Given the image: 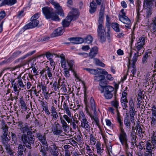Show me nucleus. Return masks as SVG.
I'll return each mask as SVG.
<instances>
[{"label":"nucleus","instance_id":"obj_1","mask_svg":"<svg viewBox=\"0 0 156 156\" xmlns=\"http://www.w3.org/2000/svg\"><path fill=\"white\" fill-rule=\"evenodd\" d=\"M80 15V12L78 9L73 8L69 13L67 16L63 20L62 23V27H68L72 20H75L77 19Z\"/></svg>","mask_w":156,"mask_h":156},{"label":"nucleus","instance_id":"obj_2","mask_svg":"<svg viewBox=\"0 0 156 156\" xmlns=\"http://www.w3.org/2000/svg\"><path fill=\"white\" fill-rule=\"evenodd\" d=\"M31 129L29 128L27 132V134L23 133L21 135L20 140L22 143L25 144L27 148L29 149L32 148L31 145H34L35 139L34 135H32Z\"/></svg>","mask_w":156,"mask_h":156},{"label":"nucleus","instance_id":"obj_3","mask_svg":"<svg viewBox=\"0 0 156 156\" xmlns=\"http://www.w3.org/2000/svg\"><path fill=\"white\" fill-rule=\"evenodd\" d=\"M43 13L47 19H51L53 21H59L60 19L56 13L53 11V9L50 7L46 6L42 8Z\"/></svg>","mask_w":156,"mask_h":156},{"label":"nucleus","instance_id":"obj_4","mask_svg":"<svg viewBox=\"0 0 156 156\" xmlns=\"http://www.w3.org/2000/svg\"><path fill=\"white\" fill-rule=\"evenodd\" d=\"M103 24H99L97 29L98 37L101 42L102 43L105 42L106 40L105 36V30Z\"/></svg>","mask_w":156,"mask_h":156},{"label":"nucleus","instance_id":"obj_5","mask_svg":"<svg viewBox=\"0 0 156 156\" xmlns=\"http://www.w3.org/2000/svg\"><path fill=\"white\" fill-rule=\"evenodd\" d=\"M114 90V88L108 86L105 87L104 90L101 91V93L104 92V95L107 99H111L113 96V92Z\"/></svg>","mask_w":156,"mask_h":156},{"label":"nucleus","instance_id":"obj_6","mask_svg":"<svg viewBox=\"0 0 156 156\" xmlns=\"http://www.w3.org/2000/svg\"><path fill=\"white\" fill-rule=\"evenodd\" d=\"M13 85L14 90L17 93L18 96L21 90V88H24L26 84L25 83H23L22 79H20L18 80L17 83H14Z\"/></svg>","mask_w":156,"mask_h":156},{"label":"nucleus","instance_id":"obj_7","mask_svg":"<svg viewBox=\"0 0 156 156\" xmlns=\"http://www.w3.org/2000/svg\"><path fill=\"white\" fill-rule=\"evenodd\" d=\"M144 35L140 37L137 40V45L136 44L135 50L139 51L141 49L142 50L144 46L145 45V38Z\"/></svg>","mask_w":156,"mask_h":156},{"label":"nucleus","instance_id":"obj_8","mask_svg":"<svg viewBox=\"0 0 156 156\" xmlns=\"http://www.w3.org/2000/svg\"><path fill=\"white\" fill-rule=\"evenodd\" d=\"M119 139L121 143L128 140L127 135L123 127L120 128V133L119 136Z\"/></svg>","mask_w":156,"mask_h":156},{"label":"nucleus","instance_id":"obj_9","mask_svg":"<svg viewBox=\"0 0 156 156\" xmlns=\"http://www.w3.org/2000/svg\"><path fill=\"white\" fill-rule=\"evenodd\" d=\"M25 146L21 144H19L18 147L17 151L16 153L17 156H25V152L26 149L25 148Z\"/></svg>","mask_w":156,"mask_h":156},{"label":"nucleus","instance_id":"obj_10","mask_svg":"<svg viewBox=\"0 0 156 156\" xmlns=\"http://www.w3.org/2000/svg\"><path fill=\"white\" fill-rule=\"evenodd\" d=\"M65 31L64 27H59L55 30L52 34V37H55L62 35Z\"/></svg>","mask_w":156,"mask_h":156},{"label":"nucleus","instance_id":"obj_11","mask_svg":"<svg viewBox=\"0 0 156 156\" xmlns=\"http://www.w3.org/2000/svg\"><path fill=\"white\" fill-rule=\"evenodd\" d=\"M54 6V8L55 9L56 13L60 16L64 17V14L63 10L59 4L58 3Z\"/></svg>","mask_w":156,"mask_h":156},{"label":"nucleus","instance_id":"obj_12","mask_svg":"<svg viewBox=\"0 0 156 156\" xmlns=\"http://www.w3.org/2000/svg\"><path fill=\"white\" fill-rule=\"evenodd\" d=\"M68 40L71 43L74 44H81L84 42V39L81 37H71Z\"/></svg>","mask_w":156,"mask_h":156},{"label":"nucleus","instance_id":"obj_13","mask_svg":"<svg viewBox=\"0 0 156 156\" xmlns=\"http://www.w3.org/2000/svg\"><path fill=\"white\" fill-rule=\"evenodd\" d=\"M11 137L10 138L11 140V143L13 146H16L18 144V138L16 135V132H11Z\"/></svg>","mask_w":156,"mask_h":156},{"label":"nucleus","instance_id":"obj_14","mask_svg":"<svg viewBox=\"0 0 156 156\" xmlns=\"http://www.w3.org/2000/svg\"><path fill=\"white\" fill-rule=\"evenodd\" d=\"M49 151L51 154L53 155L58 153V149L55 143H52L49 147Z\"/></svg>","mask_w":156,"mask_h":156},{"label":"nucleus","instance_id":"obj_15","mask_svg":"<svg viewBox=\"0 0 156 156\" xmlns=\"http://www.w3.org/2000/svg\"><path fill=\"white\" fill-rule=\"evenodd\" d=\"M1 141L3 146L10 144L9 142L10 140V138L9 137V136H1Z\"/></svg>","mask_w":156,"mask_h":156},{"label":"nucleus","instance_id":"obj_16","mask_svg":"<svg viewBox=\"0 0 156 156\" xmlns=\"http://www.w3.org/2000/svg\"><path fill=\"white\" fill-rule=\"evenodd\" d=\"M98 51V48L97 47H94L92 48L90 53L89 56L90 58H94L97 54Z\"/></svg>","mask_w":156,"mask_h":156},{"label":"nucleus","instance_id":"obj_17","mask_svg":"<svg viewBox=\"0 0 156 156\" xmlns=\"http://www.w3.org/2000/svg\"><path fill=\"white\" fill-rule=\"evenodd\" d=\"M21 52H22L20 51H15L12 54L11 57L10 58H9L6 61H4L0 63V65H2L4 64H5L7 63V62H8V60L16 57L20 53H21Z\"/></svg>","mask_w":156,"mask_h":156},{"label":"nucleus","instance_id":"obj_18","mask_svg":"<svg viewBox=\"0 0 156 156\" xmlns=\"http://www.w3.org/2000/svg\"><path fill=\"white\" fill-rule=\"evenodd\" d=\"M129 60V64L128 65V70L129 71V69H132L131 70V72H132V74H131L130 76L132 78L134 76L135 74L136 73V66H132V67L130 66L131 65V62L130 60L129 59H128Z\"/></svg>","mask_w":156,"mask_h":156},{"label":"nucleus","instance_id":"obj_19","mask_svg":"<svg viewBox=\"0 0 156 156\" xmlns=\"http://www.w3.org/2000/svg\"><path fill=\"white\" fill-rule=\"evenodd\" d=\"M2 136H8L9 131L8 130V127L5 124L4 121H2Z\"/></svg>","mask_w":156,"mask_h":156},{"label":"nucleus","instance_id":"obj_20","mask_svg":"<svg viewBox=\"0 0 156 156\" xmlns=\"http://www.w3.org/2000/svg\"><path fill=\"white\" fill-rule=\"evenodd\" d=\"M119 20L123 23L126 24H129L131 23L130 19L128 17L125 16H119Z\"/></svg>","mask_w":156,"mask_h":156},{"label":"nucleus","instance_id":"obj_21","mask_svg":"<svg viewBox=\"0 0 156 156\" xmlns=\"http://www.w3.org/2000/svg\"><path fill=\"white\" fill-rule=\"evenodd\" d=\"M90 8L89 9V12L91 14L94 13L97 10V5L94 0L90 3Z\"/></svg>","mask_w":156,"mask_h":156},{"label":"nucleus","instance_id":"obj_22","mask_svg":"<svg viewBox=\"0 0 156 156\" xmlns=\"http://www.w3.org/2000/svg\"><path fill=\"white\" fill-rule=\"evenodd\" d=\"M96 146L98 154L99 155H101L102 154L104 150L103 145H101L99 142H98L96 144Z\"/></svg>","mask_w":156,"mask_h":156},{"label":"nucleus","instance_id":"obj_23","mask_svg":"<svg viewBox=\"0 0 156 156\" xmlns=\"http://www.w3.org/2000/svg\"><path fill=\"white\" fill-rule=\"evenodd\" d=\"M3 147L5 148L8 154L10 156L14 155V151L12 149L10 144L4 146Z\"/></svg>","mask_w":156,"mask_h":156},{"label":"nucleus","instance_id":"obj_24","mask_svg":"<svg viewBox=\"0 0 156 156\" xmlns=\"http://www.w3.org/2000/svg\"><path fill=\"white\" fill-rule=\"evenodd\" d=\"M111 106L115 108L117 112H119L118 110V107L119 106V103L118 101L117 100L116 97H115V99L111 102Z\"/></svg>","mask_w":156,"mask_h":156},{"label":"nucleus","instance_id":"obj_25","mask_svg":"<svg viewBox=\"0 0 156 156\" xmlns=\"http://www.w3.org/2000/svg\"><path fill=\"white\" fill-rule=\"evenodd\" d=\"M16 2V0H4L1 4V5H12Z\"/></svg>","mask_w":156,"mask_h":156},{"label":"nucleus","instance_id":"obj_26","mask_svg":"<svg viewBox=\"0 0 156 156\" xmlns=\"http://www.w3.org/2000/svg\"><path fill=\"white\" fill-rule=\"evenodd\" d=\"M97 113L96 112V114L95 113H93L92 115H90V116L92 119H93L95 122V123L99 127H100L99 121L98 118L97 116Z\"/></svg>","mask_w":156,"mask_h":156},{"label":"nucleus","instance_id":"obj_27","mask_svg":"<svg viewBox=\"0 0 156 156\" xmlns=\"http://www.w3.org/2000/svg\"><path fill=\"white\" fill-rule=\"evenodd\" d=\"M90 102L91 109V112L94 113L96 114V112H97L96 109L95 103L94 99L92 98H90Z\"/></svg>","mask_w":156,"mask_h":156},{"label":"nucleus","instance_id":"obj_28","mask_svg":"<svg viewBox=\"0 0 156 156\" xmlns=\"http://www.w3.org/2000/svg\"><path fill=\"white\" fill-rule=\"evenodd\" d=\"M105 5L102 3L101 7L98 18L104 19V14L105 12Z\"/></svg>","mask_w":156,"mask_h":156},{"label":"nucleus","instance_id":"obj_29","mask_svg":"<svg viewBox=\"0 0 156 156\" xmlns=\"http://www.w3.org/2000/svg\"><path fill=\"white\" fill-rule=\"evenodd\" d=\"M38 139L42 144H46L47 141L46 139V136L45 134H41Z\"/></svg>","mask_w":156,"mask_h":156},{"label":"nucleus","instance_id":"obj_30","mask_svg":"<svg viewBox=\"0 0 156 156\" xmlns=\"http://www.w3.org/2000/svg\"><path fill=\"white\" fill-rule=\"evenodd\" d=\"M152 8H147L146 11V20L148 21V22L149 23V18L151 17L152 13Z\"/></svg>","mask_w":156,"mask_h":156},{"label":"nucleus","instance_id":"obj_31","mask_svg":"<svg viewBox=\"0 0 156 156\" xmlns=\"http://www.w3.org/2000/svg\"><path fill=\"white\" fill-rule=\"evenodd\" d=\"M69 66V70H71L73 73V74L74 75L76 78H77V74L76 73L75 71L73 69V66L74 64L73 61L72 60H70L69 62H67Z\"/></svg>","mask_w":156,"mask_h":156},{"label":"nucleus","instance_id":"obj_32","mask_svg":"<svg viewBox=\"0 0 156 156\" xmlns=\"http://www.w3.org/2000/svg\"><path fill=\"white\" fill-rule=\"evenodd\" d=\"M154 2L153 0H144V6L146 3L147 5V8H151L153 5V4H154Z\"/></svg>","mask_w":156,"mask_h":156},{"label":"nucleus","instance_id":"obj_33","mask_svg":"<svg viewBox=\"0 0 156 156\" xmlns=\"http://www.w3.org/2000/svg\"><path fill=\"white\" fill-rule=\"evenodd\" d=\"M139 51H137V53H135L134 56H133L132 59L131 60L132 62V66H135V64L137 62L138 58L139 56L138 55Z\"/></svg>","mask_w":156,"mask_h":156},{"label":"nucleus","instance_id":"obj_34","mask_svg":"<svg viewBox=\"0 0 156 156\" xmlns=\"http://www.w3.org/2000/svg\"><path fill=\"white\" fill-rule=\"evenodd\" d=\"M124 123L126 128L131 129V123L130 120L127 117H126L124 119Z\"/></svg>","mask_w":156,"mask_h":156},{"label":"nucleus","instance_id":"obj_35","mask_svg":"<svg viewBox=\"0 0 156 156\" xmlns=\"http://www.w3.org/2000/svg\"><path fill=\"white\" fill-rule=\"evenodd\" d=\"M108 83V81H107L105 80V79H103L100 81L99 85L103 88V90L105 87L108 86L107 85Z\"/></svg>","mask_w":156,"mask_h":156},{"label":"nucleus","instance_id":"obj_36","mask_svg":"<svg viewBox=\"0 0 156 156\" xmlns=\"http://www.w3.org/2000/svg\"><path fill=\"white\" fill-rule=\"evenodd\" d=\"M105 77L104 75L98 74L94 76V80L96 81H101L102 80L105 79Z\"/></svg>","mask_w":156,"mask_h":156},{"label":"nucleus","instance_id":"obj_37","mask_svg":"<svg viewBox=\"0 0 156 156\" xmlns=\"http://www.w3.org/2000/svg\"><path fill=\"white\" fill-rule=\"evenodd\" d=\"M112 27L115 31L116 32L120 31L119 24L117 23H113L112 24Z\"/></svg>","mask_w":156,"mask_h":156},{"label":"nucleus","instance_id":"obj_38","mask_svg":"<svg viewBox=\"0 0 156 156\" xmlns=\"http://www.w3.org/2000/svg\"><path fill=\"white\" fill-rule=\"evenodd\" d=\"M141 2L139 0H137L136 3V10L137 12H142L141 10V6L140 5Z\"/></svg>","mask_w":156,"mask_h":156},{"label":"nucleus","instance_id":"obj_39","mask_svg":"<svg viewBox=\"0 0 156 156\" xmlns=\"http://www.w3.org/2000/svg\"><path fill=\"white\" fill-rule=\"evenodd\" d=\"M84 42L90 44L93 41V37L90 35H88L84 39Z\"/></svg>","mask_w":156,"mask_h":156},{"label":"nucleus","instance_id":"obj_40","mask_svg":"<svg viewBox=\"0 0 156 156\" xmlns=\"http://www.w3.org/2000/svg\"><path fill=\"white\" fill-rule=\"evenodd\" d=\"M46 71H47V73L48 75V77L49 79H52L53 78L52 75V74L51 69H50L49 67L47 66L46 68Z\"/></svg>","mask_w":156,"mask_h":156},{"label":"nucleus","instance_id":"obj_41","mask_svg":"<svg viewBox=\"0 0 156 156\" xmlns=\"http://www.w3.org/2000/svg\"><path fill=\"white\" fill-rule=\"evenodd\" d=\"M38 86L40 88H41V89L43 92H45L46 91V85H45L44 83L41 82L40 84L38 85Z\"/></svg>","mask_w":156,"mask_h":156},{"label":"nucleus","instance_id":"obj_42","mask_svg":"<svg viewBox=\"0 0 156 156\" xmlns=\"http://www.w3.org/2000/svg\"><path fill=\"white\" fill-rule=\"evenodd\" d=\"M31 20V22L30 23L31 24L32 26H33V28L37 26L39 23V21L37 20Z\"/></svg>","mask_w":156,"mask_h":156},{"label":"nucleus","instance_id":"obj_43","mask_svg":"<svg viewBox=\"0 0 156 156\" xmlns=\"http://www.w3.org/2000/svg\"><path fill=\"white\" fill-rule=\"evenodd\" d=\"M35 52V51H31L30 52L28 53L27 54L25 55H24L22 57L18 59V60H19L20 59H23L27 57L32 55L34 54Z\"/></svg>","mask_w":156,"mask_h":156},{"label":"nucleus","instance_id":"obj_44","mask_svg":"<svg viewBox=\"0 0 156 156\" xmlns=\"http://www.w3.org/2000/svg\"><path fill=\"white\" fill-rule=\"evenodd\" d=\"M51 113V115L53 117L54 120H55L57 119L58 118V115L56 111L54 110H52Z\"/></svg>","mask_w":156,"mask_h":156},{"label":"nucleus","instance_id":"obj_45","mask_svg":"<svg viewBox=\"0 0 156 156\" xmlns=\"http://www.w3.org/2000/svg\"><path fill=\"white\" fill-rule=\"evenodd\" d=\"M30 128L27 125H26L25 126L22 127L21 129H20V130L23 133L25 134V133H27V131L29 130Z\"/></svg>","mask_w":156,"mask_h":156},{"label":"nucleus","instance_id":"obj_46","mask_svg":"<svg viewBox=\"0 0 156 156\" xmlns=\"http://www.w3.org/2000/svg\"><path fill=\"white\" fill-rule=\"evenodd\" d=\"M63 131L61 129H54V131H53V133L54 135H58L61 133H62Z\"/></svg>","mask_w":156,"mask_h":156},{"label":"nucleus","instance_id":"obj_47","mask_svg":"<svg viewBox=\"0 0 156 156\" xmlns=\"http://www.w3.org/2000/svg\"><path fill=\"white\" fill-rule=\"evenodd\" d=\"M95 60L96 64L97 65L102 66V67H104L105 66V65L104 63L101 62L100 60L96 58L95 59Z\"/></svg>","mask_w":156,"mask_h":156},{"label":"nucleus","instance_id":"obj_48","mask_svg":"<svg viewBox=\"0 0 156 156\" xmlns=\"http://www.w3.org/2000/svg\"><path fill=\"white\" fill-rule=\"evenodd\" d=\"M139 130L138 131V134H139V136L141 138H143L144 137V136L143 135V134H144V132H142V129L141 126H139Z\"/></svg>","mask_w":156,"mask_h":156},{"label":"nucleus","instance_id":"obj_49","mask_svg":"<svg viewBox=\"0 0 156 156\" xmlns=\"http://www.w3.org/2000/svg\"><path fill=\"white\" fill-rule=\"evenodd\" d=\"M97 70L98 72V73H99L100 74L105 75H106L108 74V72L105 71V70L104 69L98 68Z\"/></svg>","mask_w":156,"mask_h":156},{"label":"nucleus","instance_id":"obj_50","mask_svg":"<svg viewBox=\"0 0 156 156\" xmlns=\"http://www.w3.org/2000/svg\"><path fill=\"white\" fill-rule=\"evenodd\" d=\"M63 118L66 120V121L68 123H71L72 122V120L71 119H70V118L67 115H64L63 116Z\"/></svg>","mask_w":156,"mask_h":156},{"label":"nucleus","instance_id":"obj_51","mask_svg":"<svg viewBox=\"0 0 156 156\" xmlns=\"http://www.w3.org/2000/svg\"><path fill=\"white\" fill-rule=\"evenodd\" d=\"M126 156H133V151L130 148V149L125 150Z\"/></svg>","mask_w":156,"mask_h":156},{"label":"nucleus","instance_id":"obj_52","mask_svg":"<svg viewBox=\"0 0 156 156\" xmlns=\"http://www.w3.org/2000/svg\"><path fill=\"white\" fill-rule=\"evenodd\" d=\"M60 62L61 63L62 67L64 69L67 68L66 66V62L65 59H61Z\"/></svg>","mask_w":156,"mask_h":156},{"label":"nucleus","instance_id":"obj_53","mask_svg":"<svg viewBox=\"0 0 156 156\" xmlns=\"http://www.w3.org/2000/svg\"><path fill=\"white\" fill-rule=\"evenodd\" d=\"M130 116L131 117L130 120L131 122L132 123H134V116L135 115L134 112H129Z\"/></svg>","mask_w":156,"mask_h":156},{"label":"nucleus","instance_id":"obj_54","mask_svg":"<svg viewBox=\"0 0 156 156\" xmlns=\"http://www.w3.org/2000/svg\"><path fill=\"white\" fill-rule=\"evenodd\" d=\"M118 112V116L117 117V121L119 124V126L120 128L122 127V126L123 125V122H122L120 118V116L119 115V112Z\"/></svg>","mask_w":156,"mask_h":156},{"label":"nucleus","instance_id":"obj_55","mask_svg":"<svg viewBox=\"0 0 156 156\" xmlns=\"http://www.w3.org/2000/svg\"><path fill=\"white\" fill-rule=\"evenodd\" d=\"M65 70V76L67 78H68L70 76V74L69 72V69H68L67 68L64 69Z\"/></svg>","mask_w":156,"mask_h":156},{"label":"nucleus","instance_id":"obj_56","mask_svg":"<svg viewBox=\"0 0 156 156\" xmlns=\"http://www.w3.org/2000/svg\"><path fill=\"white\" fill-rule=\"evenodd\" d=\"M63 130L65 132H68L69 131V126L68 124H66L65 126H62Z\"/></svg>","mask_w":156,"mask_h":156},{"label":"nucleus","instance_id":"obj_57","mask_svg":"<svg viewBox=\"0 0 156 156\" xmlns=\"http://www.w3.org/2000/svg\"><path fill=\"white\" fill-rule=\"evenodd\" d=\"M40 152L42 153V156H45L47 154V153L46 152L45 149H44V147H42V146L41 148Z\"/></svg>","mask_w":156,"mask_h":156},{"label":"nucleus","instance_id":"obj_58","mask_svg":"<svg viewBox=\"0 0 156 156\" xmlns=\"http://www.w3.org/2000/svg\"><path fill=\"white\" fill-rule=\"evenodd\" d=\"M32 28H33V26H32L31 24L30 23L25 26L23 28V29L25 30L28 29Z\"/></svg>","mask_w":156,"mask_h":156},{"label":"nucleus","instance_id":"obj_59","mask_svg":"<svg viewBox=\"0 0 156 156\" xmlns=\"http://www.w3.org/2000/svg\"><path fill=\"white\" fill-rule=\"evenodd\" d=\"M107 151L109 156H111V154H112V146L107 147Z\"/></svg>","mask_w":156,"mask_h":156},{"label":"nucleus","instance_id":"obj_60","mask_svg":"<svg viewBox=\"0 0 156 156\" xmlns=\"http://www.w3.org/2000/svg\"><path fill=\"white\" fill-rule=\"evenodd\" d=\"M75 139L78 142H80L82 141V135H77L75 136Z\"/></svg>","mask_w":156,"mask_h":156},{"label":"nucleus","instance_id":"obj_61","mask_svg":"<svg viewBox=\"0 0 156 156\" xmlns=\"http://www.w3.org/2000/svg\"><path fill=\"white\" fill-rule=\"evenodd\" d=\"M40 13H37L34 15L31 18V20H37L39 17V16L40 15Z\"/></svg>","mask_w":156,"mask_h":156},{"label":"nucleus","instance_id":"obj_62","mask_svg":"<svg viewBox=\"0 0 156 156\" xmlns=\"http://www.w3.org/2000/svg\"><path fill=\"white\" fill-rule=\"evenodd\" d=\"M89 73L93 75H96V74L98 73V72L97 69H91Z\"/></svg>","mask_w":156,"mask_h":156},{"label":"nucleus","instance_id":"obj_63","mask_svg":"<svg viewBox=\"0 0 156 156\" xmlns=\"http://www.w3.org/2000/svg\"><path fill=\"white\" fill-rule=\"evenodd\" d=\"M123 145H124L125 147V151L126 150H128L130 148H129V146L128 144H127V140H126V141H124L123 143H121Z\"/></svg>","mask_w":156,"mask_h":156},{"label":"nucleus","instance_id":"obj_64","mask_svg":"<svg viewBox=\"0 0 156 156\" xmlns=\"http://www.w3.org/2000/svg\"><path fill=\"white\" fill-rule=\"evenodd\" d=\"M151 55V51H150L149 50H147L145 53V54L144 56V57H146V58H148L150 57Z\"/></svg>","mask_w":156,"mask_h":156}]
</instances>
